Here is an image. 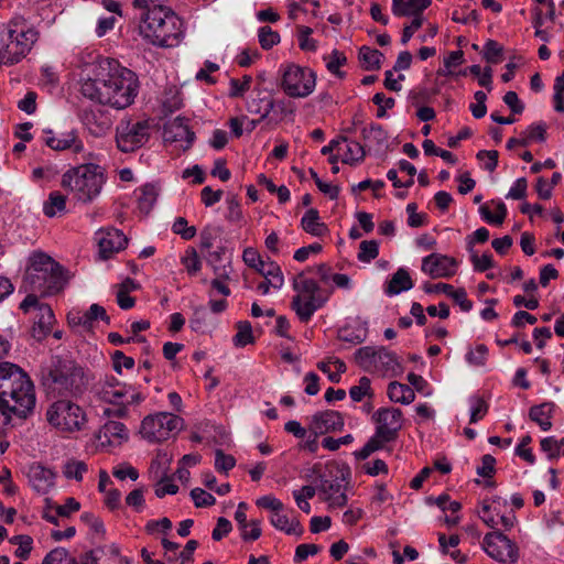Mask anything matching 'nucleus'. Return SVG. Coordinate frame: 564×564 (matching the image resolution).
Masks as SVG:
<instances>
[{"label":"nucleus","instance_id":"nucleus-1","mask_svg":"<svg viewBox=\"0 0 564 564\" xmlns=\"http://www.w3.org/2000/svg\"><path fill=\"white\" fill-rule=\"evenodd\" d=\"M138 91L139 79L135 73L112 58L100 61L95 77L85 79L80 85L85 98L115 109L129 107Z\"/></svg>","mask_w":564,"mask_h":564},{"label":"nucleus","instance_id":"nucleus-2","mask_svg":"<svg viewBox=\"0 0 564 564\" xmlns=\"http://www.w3.org/2000/svg\"><path fill=\"white\" fill-rule=\"evenodd\" d=\"M41 384L53 397H80L88 384L85 369L69 356L54 355L41 368Z\"/></svg>","mask_w":564,"mask_h":564},{"label":"nucleus","instance_id":"nucleus-3","mask_svg":"<svg viewBox=\"0 0 564 564\" xmlns=\"http://www.w3.org/2000/svg\"><path fill=\"white\" fill-rule=\"evenodd\" d=\"M140 19V34L153 45L175 46L183 34L181 18L166 6L143 10Z\"/></svg>","mask_w":564,"mask_h":564},{"label":"nucleus","instance_id":"nucleus-4","mask_svg":"<svg viewBox=\"0 0 564 564\" xmlns=\"http://www.w3.org/2000/svg\"><path fill=\"white\" fill-rule=\"evenodd\" d=\"M105 175L99 165L82 164L69 169L62 176V186L82 203L93 202L101 192Z\"/></svg>","mask_w":564,"mask_h":564},{"label":"nucleus","instance_id":"nucleus-5","mask_svg":"<svg viewBox=\"0 0 564 564\" xmlns=\"http://www.w3.org/2000/svg\"><path fill=\"white\" fill-rule=\"evenodd\" d=\"M8 42L0 50V64L14 65L31 51L39 32L21 15L8 23Z\"/></svg>","mask_w":564,"mask_h":564},{"label":"nucleus","instance_id":"nucleus-6","mask_svg":"<svg viewBox=\"0 0 564 564\" xmlns=\"http://www.w3.org/2000/svg\"><path fill=\"white\" fill-rule=\"evenodd\" d=\"M21 387L14 386L0 397V412L7 419L12 416L25 420L34 411L36 397L31 378L22 379Z\"/></svg>","mask_w":564,"mask_h":564},{"label":"nucleus","instance_id":"nucleus-7","mask_svg":"<svg viewBox=\"0 0 564 564\" xmlns=\"http://www.w3.org/2000/svg\"><path fill=\"white\" fill-rule=\"evenodd\" d=\"M45 415L50 425L63 433L80 432L87 424L85 410L68 399L53 402Z\"/></svg>","mask_w":564,"mask_h":564},{"label":"nucleus","instance_id":"nucleus-8","mask_svg":"<svg viewBox=\"0 0 564 564\" xmlns=\"http://www.w3.org/2000/svg\"><path fill=\"white\" fill-rule=\"evenodd\" d=\"M296 295L293 296L291 307L299 319L307 323L314 313L328 300L332 290L321 284H293Z\"/></svg>","mask_w":564,"mask_h":564},{"label":"nucleus","instance_id":"nucleus-9","mask_svg":"<svg viewBox=\"0 0 564 564\" xmlns=\"http://www.w3.org/2000/svg\"><path fill=\"white\" fill-rule=\"evenodd\" d=\"M26 279L30 282H35V280L68 282L74 279V274L47 253L36 251L29 258Z\"/></svg>","mask_w":564,"mask_h":564},{"label":"nucleus","instance_id":"nucleus-10","mask_svg":"<svg viewBox=\"0 0 564 564\" xmlns=\"http://www.w3.org/2000/svg\"><path fill=\"white\" fill-rule=\"evenodd\" d=\"M183 420L170 412L147 415L140 426L141 436L150 443H159L174 436L182 427Z\"/></svg>","mask_w":564,"mask_h":564},{"label":"nucleus","instance_id":"nucleus-11","mask_svg":"<svg viewBox=\"0 0 564 564\" xmlns=\"http://www.w3.org/2000/svg\"><path fill=\"white\" fill-rule=\"evenodd\" d=\"M316 85V75L308 67L290 64L285 67L281 87L292 98H305L310 96Z\"/></svg>","mask_w":564,"mask_h":564},{"label":"nucleus","instance_id":"nucleus-12","mask_svg":"<svg viewBox=\"0 0 564 564\" xmlns=\"http://www.w3.org/2000/svg\"><path fill=\"white\" fill-rule=\"evenodd\" d=\"M150 124L143 121H121L117 126L116 141L118 149L124 153L132 152L148 142Z\"/></svg>","mask_w":564,"mask_h":564},{"label":"nucleus","instance_id":"nucleus-13","mask_svg":"<svg viewBox=\"0 0 564 564\" xmlns=\"http://www.w3.org/2000/svg\"><path fill=\"white\" fill-rule=\"evenodd\" d=\"M482 549L501 564H514L519 560V547L500 531L487 533L482 541Z\"/></svg>","mask_w":564,"mask_h":564},{"label":"nucleus","instance_id":"nucleus-14","mask_svg":"<svg viewBox=\"0 0 564 564\" xmlns=\"http://www.w3.org/2000/svg\"><path fill=\"white\" fill-rule=\"evenodd\" d=\"M20 308L24 313H29L31 310L36 311L35 321L32 328L34 338L41 340L51 333L52 326L55 322L54 313L48 304L40 302L37 295L28 294L21 302Z\"/></svg>","mask_w":564,"mask_h":564},{"label":"nucleus","instance_id":"nucleus-15","mask_svg":"<svg viewBox=\"0 0 564 564\" xmlns=\"http://www.w3.org/2000/svg\"><path fill=\"white\" fill-rule=\"evenodd\" d=\"M95 240L98 245V254L102 260L111 258L115 253L124 249L128 243L126 235L113 227L99 229L95 234Z\"/></svg>","mask_w":564,"mask_h":564},{"label":"nucleus","instance_id":"nucleus-16","mask_svg":"<svg viewBox=\"0 0 564 564\" xmlns=\"http://www.w3.org/2000/svg\"><path fill=\"white\" fill-rule=\"evenodd\" d=\"M422 270L432 279H449L458 270V261L441 253H432L422 260Z\"/></svg>","mask_w":564,"mask_h":564},{"label":"nucleus","instance_id":"nucleus-17","mask_svg":"<svg viewBox=\"0 0 564 564\" xmlns=\"http://www.w3.org/2000/svg\"><path fill=\"white\" fill-rule=\"evenodd\" d=\"M402 411L397 408H380L373 414L377 424L378 434L386 438H398L399 431L402 429Z\"/></svg>","mask_w":564,"mask_h":564},{"label":"nucleus","instance_id":"nucleus-18","mask_svg":"<svg viewBox=\"0 0 564 564\" xmlns=\"http://www.w3.org/2000/svg\"><path fill=\"white\" fill-rule=\"evenodd\" d=\"M345 426L344 416L335 410H325L312 415L308 431L315 435L340 432Z\"/></svg>","mask_w":564,"mask_h":564},{"label":"nucleus","instance_id":"nucleus-19","mask_svg":"<svg viewBox=\"0 0 564 564\" xmlns=\"http://www.w3.org/2000/svg\"><path fill=\"white\" fill-rule=\"evenodd\" d=\"M97 319L110 323V317L107 315L106 310L99 304H91L86 312L79 310H72L67 314V323L70 327L82 326L85 330H91L94 322Z\"/></svg>","mask_w":564,"mask_h":564},{"label":"nucleus","instance_id":"nucleus-20","mask_svg":"<svg viewBox=\"0 0 564 564\" xmlns=\"http://www.w3.org/2000/svg\"><path fill=\"white\" fill-rule=\"evenodd\" d=\"M42 139L47 147L55 151H64L66 149H72L74 153L84 151V144L76 130L62 132L59 134H55L51 130L44 131Z\"/></svg>","mask_w":564,"mask_h":564},{"label":"nucleus","instance_id":"nucleus-21","mask_svg":"<svg viewBox=\"0 0 564 564\" xmlns=\"http://www.w3.org/2000/svg\"><path fill=\"white\" fill-rule=\"evenodd\" d=\"M80 121L95 135L100 137L106 134L111 127L109 117L98 108H84L79 113Z\"/></svg>","mask_w":564,"mask_h":564},{"label":"nucleus","instance_id":"nucleus-22","mask_svg":"<svg viewBox=\"0 0 564 564\" xmlns=\"http://www.w3.org/2000/svg\"><path fill=\"white\" fill-rule=\"evenodd\" d=\"M97 438L102 446L120 445L128 441L129 432L123 423L109 420L99 430Z\"/></svg>","mask_w":564,"mask_h":564},{"label":"nucleus","instance_id":"nucleus-23","mask_svg":"<svg viewBox=\"0 0 564 564\" xmlns=\"http://www.w3.org/2000/svg\"><path fill=\"white\" fill-rule=\"evenodd\" d=\"M423 290L426 294H446L464 312H469L473 308V302L467 299V293L463 288L455 289L453 284H424Z\"/></svg>","mask_w":564,"mask_h":564},{"label":"nucleus","instance_id":"nucleus-24","mask_svg":"<svg viewBox=\"0 0 564 564\" xmlns=\"http://www.w3.org/2000/svg\"><path fill=\"white\" fill-rule=\"evenodd\" d=\"M29 375L18 365L9 361H0V397L15 384L21 387L22 379Z\"/></svg>","mask_w":564,"mask_h":564},{"label":"nucleus","instance_id":"nucleus-25","mask_svg":"<svg viewBox=\"0 0 564 564\" xmlns=\"http://www.w3.org/2000/svg\"><path fill=\"white\" fill-rule=\"evenodd\" d=\"M318 490L330 508H341L348 501L346 494L341 491V484L337 480L321 479Z\"/></svg>","mask_w":564,"mask_h":564},{"label":"nucleus","instance_id":"nucleus-26","mask_svg":"<svg viewBox=\"0 0 564 564\" xmlns=\"http://www.w3.org/2000/svg\"><path fill=\"white\" fill-rule=\"evenodd\" d=\"M431 0H392V13L395 17H423Z\"/></svg>","mask_w":564,"mask_h":564},{"label":"nucleus","instance_id":"nucleus-27","mask_svg":"<svg viewBox=\"0 0 564 564\" xmlns=\"http://www.w3.org/2000/svg\"><path fill=\"white\" fill-rule=\"evenodd\" d=\"M376 369L391 376H399L403 372V367L398 356L382 346L379 347Z\"/></svg>","mask_w":564,"mask_h":564},{"label":"nucleus","instance_id":"nucleus-28","mask_svg":"<svg viewBox=\"0 0 564 564\" xmlns=\"http://www.w3.org/2000/svg\"><path fill=\"white\" fill-rule=\"evenodd\" d=\"M555 410L554 402H543L538 405L531 406L529 411V417L535 422L542 431H549L552 427L551 417Z\"/></svg>","mask_w":564,"mask_h":564},{"label":"nucleus","instance_id":"nucleus-29","mask_svg":"<svg viewBox=\"0 0 564 564\" xmlns=\"http://www.w3.org/2000/svg\"><path fill=\"white\" fill-rule=\"evenodd\" d=\"M31 481L33 488L40 494H46L47 490L54 485L55 475L51 469L42 466H36L31 469Z\"/></svg>","mask_w":564,"mask_h":564},{"label":"nucleus","instance_id":"nucleus-30","mask_svg":"<svg viewBox=\"0 0 564 564\" xmlns=\"http://www.w3.org/2000/svg\"><path fill=\"white\" fill-rule=\"evenodd\" d=\"M368 329L364 323L348 324L338 330V339L352 345L361 344L366 340Z\"/></svg>","mask_w":564,"mask_h":564},{"label":"nucleus","instance_id":"nucleus-31","mask_svg":"<svg viewBox=\"0 0 564 564\" xmlns=\"http://www.w3.org/2000/svg\"><path fill=\"white\" fill-rule=\"evenodd\" d=\"M282 511H278L272 514L270 518L271 524L280 530L285 532L289 535L301 536L304 532L303 527L300 521L296 519L290 520L286 514L281 513Z\"/></svg>","mask_w":564,"mask_h":564},{"label":"nucleus","instance_id":"nucleus-32","mask_svg":"<svg viewBox=\"0 0 564 564\" xmlns=\"http://www.w3.org/2000/svg\"><path fill=\"white\" fill-rule=\"evenodd\" d=\"M301 226L307 234L322 237L327 232V227L319 220V213L315 208H310L301 219Z\"/></svg>","mask_w":564,"mask_h":564},{"label":"nucleus","instance_id":"nucleus-33","mask_svg":"<svg viewBox=\"0 0 564 564\" xmlns=\"http://www.w3.org/2000/svg\"><path fill=\"white\" fill-rule=\"evenodd\" d=\"M388 397L392 402L410 404L415 399V393L410 386L393 381L388 386Z\"/></svg>","mask_w":564,"mask_h":564},{"label":"nucleus","instance_id":"nucleus-34","mask_svg":"<svg viewBox=\"0 0 564 564\" xmlns=\"http://www.w3.org/2000/svg\"><path fill=\"white\" fill-rule=\"evenodd\" d=\"M261 91L257 97L250 99L247 104V110L250 113L260 115L261 119L269 117L270 112L274 109V99L268 96H261Z\"/></svg>","mask_w":564,"mask_h":564},{"label":"nucleus","instance_id":"nucleus-35","mask_svg":"<svg viewBox=\"0 0 564 564\" xmlns=\"http://www.w3.org/2000/svg\"><path fill=\"white\" fill-rule=\"evenodd\" d=\"M379 347L365 346L355 352L356 362L360 368L370 371L377 367Z\"/></svg>","mask_w":564,"mask_h":564},{"label":"nucleus","instance_id":"nucleus-36","mask_svg":"<svg viewBox=\"0 0 564 564\" xmlns=\"http://www.w3.org/2000/svg\"><path fill=\"white\" fill-rule=\"evenodd\" d=\"M310 272L315 274L314 278L305 280L304 282H315V279H318L319 282H349V278L346 274L333 273L330 267L325 263L310 269Z\"/></svg>","mask_w":564,"mask_h":564},{"label":"nucleus","instance_id":"nucleus-37","mask_svg":"<svg viewBox=\"0 0 564 564\" xmlns=\"http://www.w3.org/2000/svg\"><path fill=\"white\" fill-rule=\"evenodd\" d=\"M383 54L369 46H361L359 48V59L362 64V68L366 70H377L381 66Z\"/></svg>","mask_w":564,"mask_h":564},{"label":"nucleus","instance_id":"nucleus-38","mask_svg":"<svg viewBox=\"0 0 564 564\" xmlns=\"http://www.w3.org/2000/svg\"><path fill=\"white\" fill-rule=\"evenodd\" d=\"M345 149H343L341 162L345 164L356 165L364 161L366 151L365 148L356 141L345 142Z\"/></svg>","mask_w":564,"mask_h":564},{"label":"nucleus","instance_id":"nucleus-39","mask_svg":"<svg viewBox=\"0 0 564 564\" xmlns=\"http://www.w3.org/2000/svg\"><path fill=\"white\" fill-rule=\"evenodd\" d=\"M362 138L371 145L379 148L388 142V134L380 124L371 123L368 128L362 129Z\"/></svg>","mask_w":564,"mask_h":564},{"label":"nucleus","instance_id":"nucleus-40","mask_svg":"<svg viewBox=\"0 0 564 564\" xmlns=\"http://www.w3.org/2000/svg\"><path fill=\"white\" fill-rule=\"evenodd\" d=\"M131 390V386H121V387H102L101 389V398L104 401L111 404H122L124 399H127L129 392Z\"/></svg>","mask_w":564,"mask_h":564},{"label":"nucleus","instance_id":"nucleus-41","mask_svg":"<svg viewBox=\"0 0 564 564\" xmlns=\"http://www.w3.org/2000/svg\"><path fill=\"white\" fill-rule=\"evenodd\" d=\"M66 208V197L59 192H52L44 203L43 212L47 217H54Z\"/></svg>","mask_w":564,"mask_h":564},{"label":"nucleus","instance_id":"nucleus-42","mask_svg":"<svg viewBox=\"0 0 564 564\" xmlns=\"http://www.w3.org/2000/svg\"><path fill=\"white\" fill-rule=\"evenodd\" d=\"M237 333L232 338L234 345L236 347H245L249 344L254 343V337L252 334V326L248 321H239L236 324Z\"/></svg>","mask_w":564,"mask_h":564},{"label":"nucleus","instance_id":"nucleus-43","mask_svg":"<svg viewBox=\"0 0 564 564\" xmlns=\"http://www.w3.org/2000/svg\"><path fill=\"white\" fill-rule=\"evenodd\" d=\"M140 191L141 194L138 198L139 209L141 213L148 215L156 200L158 192L152 184H145Z\"/></svg>","mask_w":564,"mask_h":564},{"label":"nucleus","instance_id":"nucleus-44","mask_svg":"<svg viewBox=\"0 0 564 564\" xmlns=\"http://www.w3.org/2000/svg\"><path fill=\"white\" fill-rule=\"evenodd\" d=\"M539 284H524V292L529 297L524 295H516L513 297V304L517 307L524 306L528 310H535L539 307V300L533 295L538 290Z\"/></svg>","mask_w":564,"mask_h":564},{"label":"nucleus","instance_id":"nucleus-45","mask_svg":"<svg viewBox=\"0 0 564 564\" xmlns=\"http://www.w3.org/2000/svg\"><path fill=\"white\" fill-rule=\"evenodd\" d=\"M479 213L482 216V218L488 223L492 225H502L507 217V207L505 203L499 202L497 204V213H491L487 205H482L479 208Z\"/></svg>","mask_w":564,"mask_h":564},{"label":"nucleus","instance_id":"nucleus-46","mask_svg":"<svg viewBox=\"0 0 564 564\" xmlns=\"http://www.w3.org/2000/svg\"><path fill=\"white\" fill-rule=\"evenodd\" d=\"M139 286L140 284H121L116 294L117 303L121 310H130L134 306L135 300L129 293L138 290Z\"/></svg>","mask_w":564,"mask_h":564},{"label":"nucleus","instance_id":"nucleus-47","mask_svg":"<svg viewBox=\"0 0 564 564\" xmlns=\"http://www.w3.org/2000/svg\"><path fill=\"white\" fill-rule=\"evenodd\" d=\"M313 30L310 26H297L299 46L302 51L315 52L317 50V41L311 36Z\"/></svg>","mask_w":564,"mask_h":564},{"label":"nucleus","instance_id":"nucleus-48","mask_svg":"<svg viewBox=\"0 0 564 564\" xmlns=\"http://www.w3.org/2000/svg\"><path fill=\"white\" fill-rule=\"evenodd\" d=\"M258 40L263 50H270L280 43L281 37L280 34L276 31H273L271 26L265 25L258 30Z\"/></svg>","mask_w":564,"mask_h":564},{"label":"nucleus","instance_id":"nucleus-49","mask_svg":"<svg viewBox=\"0 0 564 564\" xmlns=\"http://www.w3.org/2000/svg\"><path fill=\"white\" fill-rule=\"evenodd\" d=\"M171 131L173 132L174 139H186V141L191 144L195 134L189 130L188 126L185 122L184 118H176L170 126Z\"/></svg>","mask_w":564,"mask_h":564},{"label":"nucleus","instance_id":"nucleus-50","mask_svg":"<svg viewBox=\"0 0 564 564\" xmlns=\"http://www.w3.org/2000/svg\"><path fill=\"white\" fill-rule=\"evenodd\" d=\"M503 47L495 40L485 43L482 56L490 64H498L502 59Z\"/></svg>","mask_w":564,"mask_h":564},{"label":"nucleus","instance_id":"nucleus-51","mask_svg":"<svg viewBox=\"0 0 564 564\" xmlns=\"http://www.w3.org/2000/svg\"><path fill=\"white\" fill-rule=\"evenodd\" d=\"M326 59L327 69L337 77L343 78L345 76V73L340 72L339 67L344 66L347 63L345 54L343 52H339L338 50H334Z\"/></svg>","mask_w":564,"mask_h":564},{"label":"nucleus","instance_id":"nucleus-52","mask_svg":"<svg viewBox=\"0 0 564 564\" xmlns=\"http://www.w3.org/2000/svg\"><path fill=\"white\" fill-rule=\"evenodd\" d=\"M87 471V465L82 460H70L64 466V475L68 479L80 481L84 473Z\"/></svg>","mask_w":564,"mask_h":564},{"label":"nucleus","instance_id":"nucleus-53","mask_svg":"<svg viewBox=\"0 0 564 564\" xmlns=\"http://www.w3.org/2000/svg\"><path fill=\"white\" fill-rule=\"evenodd\" d=\"M379 253L378 243L375 240H365L359 246L358 260L370 262Z\"/></svg>","mask_w":564,"mask_h":564},{"label":"nucleus","instance_id":"nucleus-54","mask_svg":"<svg viewBox=\"0 0 564 564\" xmlns=\"http://www.w3.org/2000/svg\"><path fill=\"white\" fill-rule=\"evenodd\" d=\"M191 497L197 508L210 507L216 502V499L212 494L198 487L191 490Z\"/></svg>","mask_w":564,"mask_h":564},{"label":"nucleus","instance_id":"nucleus-55","mask_svg":"<svg viewBox=\"0 0 564 564\" xmlns=\"http://www.w3.org/2000/svg\"><path fill=\"white\" fill-rule=\"evenodd\" d=\"M236 465L234 456L225 454L223 449H216L215 452V468L217 471L227 473L232 469Z\"/></svg>","mask_w":564,"mask_h":564},{"label":"nucleus","instance_id":"nucleus-56","mask_svg":"<svg viewBox=\"0 0 564 564\" xmlns=\"http://www.w3.org/2000/svg\"><path fill=\"white\" fill-rule=\"evenodd\" d=\"M172 230L174 234L180 235L185 240H189L196 235V228L194 226H188L187 220L184 217H178L175 219L172 226Z\"/></svg>","mask_w":564,"mask_h":564},{"label":"nucleus","instance_id":"nucleus-57","mask_svg":"<svg viewBox=\"0 0 564 564\" xmlns=\"http://www.w3.org/2000/svg\"><path fill=\"white\" fill-rule=\"evenodd\" d=\"M477 160L484 162V169L494 172L498 165L499 153L496 150H480L476 154Z\"/></svg>","mask_w":564,"mask_h":564},{"label":"nucleus","instance_id":"nucleus-58","mask_svg":"<svg viewBox=\"0 0 564 564\" xmlns=\"http://www.w3.org/2000/svg\"><path fill=\"white\" fill-rule=\"evenodd\" d=\"M251 82L252 77L250 75H245L242 80L231 78L229 96L234 98L243 96L250 89Z\"/></svg>","mask_w":564,"mask_h":564},{"label":"nucleus","instance_id":"nucleus-59","mask_svg":"<svg viewBox=\"0 0 564 564\" xmlns=\"http://www.w3.org/2000/svg\"><path fill=\"white\" fill-rule=\"evenodd\" d=\"M470 403V423H476L487 414L488 404L484 399L478 397L471 398Z\"/></svg>","mask_w":564,"mask_h":564},{"label":"nucleus","instance_id":"nucleus-60","mask_svg":"<svg viewBox=\"0 0 564 564\" xmlns=\"http://www.w3.org/2000/svg\"><path fill=\"white\" fill-rule=\"evenodd\" d=\"M470 261L476 271L484 272L492 267V254L490 252L478 254L471 250Z\"/></svg>","mask_w":564,"mask_h":564},{"label":"nucleus","instance_id":"nucleus-61","mask_svg":"<svg viewBox=\"0 0 564 564\" xmlns=\"http://www.w3.org/2000/svg\"><path fill=\"white\" fill-rule=\"evenodd\" d=\"M371 382L368 377H361L358 386H352L349 389V395L355 402H360L365 395L370 392Z\"/></svg>","mask_w":564,"mask_h":564},{"label":"nucleus","instance_id":"nucleus-62","mask_svg":"<svg viewBox=\"0 0 564 564\" xmlns=\"http://www.w3.org/2000/svg\"><path fill=\"white\" fill-rule=\"evenodd\" d=\"M182 263L189 275L196 273L200 268V260L195 249H187L182 258Z\"/></svg>","mask_w":564,"mask_h":564},{"label":"nucleus","instance_id":"nucleus-63","mask_svg":"<svg viewBox=\"0 0 564 564\" xmlns=\"http://www.w3.org/2000/svg\"><path fill=\"white\" fill-rule=\"evenodd\" d=\"M111 358L113 369L117 373H121L122 368L132 369L134 367V359L126 356L121 350H116Z\"/></svg>","mask_w":564,"mask_h":564},{"label":"nucleus","instance_id":"nucleus-64","mask_svg":"<svg viewBox=\"0 0 564 564\" xmlns=\"http://www.w3.org/2000/svg\"><path fill=\"white\" fill-rule=\"evenodd\" d=\"M68 556V551L64 547H55L50 551L41 564H62Z\"/></svg>","mask_w":564,"mask_h":564}]
</instances>
